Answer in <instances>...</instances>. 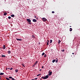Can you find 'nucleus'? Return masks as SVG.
<instances>
[{
  "instance_id": "f257e3e1",
  "label": "nucleus",
  "mask_w": 80,
  "mask_h": 80,
  "mask_svg": "<svg viewBox=\"0 0 80 80\" xmlns=\"http://www.w3.org/2000/svg\"><path fill=\"white\" fill-rule=\"evenodd\" d=\"M42 20H43V22L46 21L47 20V19L45 18H42Z\"/></svg>"
},
{
  "instance_id": "f03ea898",
  "label": "nucleus",
  "mask_w": 80,
  "mask_h": 80,
  "mask_svg": "<svg viewBox=\"0 0 80 80\" xmlns=\"http://www.w3.org/2000/svg\"><path fill=\"white\" fill-rule=\"evenodd\" d=\"M27 22H28L29 23H31V20H30V19H27Z\"/></svg>"
},
{
  "instance_id": "7ed1b4c3",
  "label": "nucleus",
  "mask_w": 80,
  "mask_h": 80,
  "mask_svg": "<svg viewBox=\"0 0 80 80\" xmlns=\"http://www.w3.org/2000/svg\"><path fill=\"white\" fill-rule=\"evenodd\" d=\"M44 78H45V79H47V78H48V77H49V76L48 75H47L46 76H44Z\"/></svg>"
},
{
  "instance_id": "20e7f679",
  "label": "nucleus",
  "mask_w": 80,
  "mask_h": 80,
  "mask_svg": "<svg viewBox=\"0 0 80 80\" xmlns=\"http://www.w3.org/2000/svg\"><path fill=\"white\" fill-rule=\"evenodd\" d=\"M32 22H37V20H36L35 19H34L32 20Z\"/></svg>"
},
{
  "instance_id": "39448f33",
  "label": "nucleus",
  "mask_w": 80,
  "mask_h": 80,
  "mask_svg": "<svg viewBox=\"0 0 80 80\" xmlns=\"http://www.w3.org/2000/svg\"><path fill=\"white\" fill-rule=\"evenodd\" d=\"M16 40L17 41H22V39H18L17 38H16Z\"/></svg>"
},
{
  "instance_id": "423d86ee",
  "label": "nucleus",
  "mask_w": 80,
  "mask_h": 80,
  "mask_svg": "<svg viewBox=\"0 0 80 80\" xmlns=\"http://www.w3.org/2000/svg\"><path fill=\"white\" fill-rule=\"evenodd\" d=\"M52 72H50L49 74V76L51 75L52 74Z\"/></svg>"
},
{
  "instance_id": "0eeeda50",
  "label": "nucleus",
  "mask_w": 80,
  "mask_h": 80,
  "mask_svg": "<svg viewBox=\"0 0 80 80\" xmlns=\"http://www.w3.org/2000/svg\"><path fill=\"white\" fill-rule=\"evenodd\" d=\"M56 59H54L52 60V62L53 63H54V62H56Z\"/></svg>"
},
{
  "instance_id": "6e6552de",
  "label": "nucleus",
  "mask_w": 80,
  "mask_h": 80,
  "mask_svg": "<svg viewBox=\"0 0 80 80\" xmlns=\"http://www.w3.org/2000/svg\"><path fill=\"white\" fill-rule=\"evenodd\" d=\"M6 48L5 45H3V49H5Z\"/></svg>"
},
{
  "instance_id": "1a4fd4ad",
  "label": "nucleus",
  "mask_w": 80,
  "mask_h": 80,
  "mask_svg": "<svg viewBox=\"0 0 80 80\" xmlns=\"http://www.w3.org/2000/svg\"><path fill=\"white\" fill-rule=\"evenodd\" d=\"M7 12H4L3 15H4V16H6V15H7Z\"/></svg>"
},
{
  "instance_id": "9d476101",
  "label": "nucleus",
  "mask_w": 80,
  "mask_h": 80,
  "mask_svg": "<svg viewBox=\"0 0 80 80\" xmlns=\"http://www.w3.org/2000/svg\"><path fill=\"white\" fill-rule=\"evenodd\" d=\"M15 71L16 73L18 72V69H16L15 70Z\"/></svg>"
},
{
  "instance_id": "9b49d317",
  "label": "nucleus",
  "mask_w": 80,
  "mask_h": 80,
  "mask_svg": "<svg viewBox=\"0 0 80 80\" xmlns=\"http://www.w3.org/2000/svg\"><path fill=\"white\" fill-rule=\"evenodd\" d=\"M4 73H3L1 72L0 73V75H4Z\"/></svg>"
},
{
  "instance_id": "f8f14e48",
  "label": "nucleus",
  "mask_w": 80,
  "mask_h": 80,
  "mask_svg": "<svg viewBox=\"0 0 80 80\" xmlns=\"http://www.w3.org/2000/svg\"><path fill=\"white\" fill-rule=\"evenodd\" d=\"M8 53L9 54L11 53V52L10 51H8Z\"/></svg>"
},
{
  "instance_id": "ddd939ff",
  "label": "nucleus",
  "mask_w": 80,
  "mask_h": 80,
  "mask_svg": "<svg viewBox=\"0 0 80 80\" xmlns=\"http://www.w3.org/2000/svg\"><path fill=\"white\" fill-rule=\"evenodd\" d=\"M61 42L60 40H59L58 41V44H59L60 42Z\"/></svg>"
},
{
  "instance_id": "4468645a",
  "label": "nucleus",
  "mask_w": 80,
  "mask_h": 80,
  "mask_svg": "<svg viewBox=\"0 0 80 80\" xmlns=\"http://www.w3.org/2000/svg\"><path fill=\"white\" fill-rule=\"evenodd\" d=\"M69 29H70L69 30L70 32H71L72 30V29L71 28H70Z\"/></svg>"
},
{
  "instance_id": "2eb2a0df",
  "label": "nucleus",
  "mask_w": 80,
  "mask_h": 80,
  "mask_svg": "<svg viewBox=\"0 0 80 80\" xmlns=\"http://www.w3.org/2000/svg\"><path fill=\"white\" fill-rule=\"evenodd\" d=\"M32 38L34 39L35 37H34V36L33 35H32Z\"/></svg>"
},
{
  "instance_id": "dca6fc26",
  "label": "nucleus",
  "mask_w": 80,
  "mask_h": 80,
  "mask_svg": "<svg viewBox=\"0 0 80 80\" xmlns=\"http://www.w3.org/2000/svg\"><path fill=\"white\" fill-rule=\"evenodd\" d=\"M11 16L12 17H13L15 16L14 15L12 14L11 15Z\"/></svg>"
},
{
  "instance_id": "f3484780",
  "label": "nucleus",
  "mask_w": 80,
  "mask_h": 80,
  "mask_svg": "<svg viewBox=\"0 0 80 80\" xmlns=\"http://www.w3.org/2000/svg\"><path fill=\"white\" fill-rule=\"evenodd\" d=\"M2 57H5L6 56L5 55H2Z\"/></svg>"
},
{
  "instance_id": "a211bd4d",
  "label": "nucleus",
  "mask_w": 80,
  "mask_h": 80,
  "mask_svg": "<svg viewBox=\"0 0 80 80\" xmlns=\"http://www.w3.org/2000/svg\"><path fill=\"white\" fill-rule=\"evenodd\" d=\"M38 62L37 61L35 63H34V65H36L37 64V62Z\"/></svg>"
},
{
  "instance_id": "6ab92c4d",
  "label": "nucleus",
  "mask_w": 80,
  "mask_h": 80,
  "mask_svg": "<svg viewBox=\"0 0 80 80\" xmlns=\"http://www.w3.org/2000/svg\"><path fill=\"white\" fill-rule=\"evenodd\" d=\"M44 54H45V53L44 52H43V53H42V56H43L44 55Z\"/></svg>"
},
{
  "instance_id": "aec40b11",
  "label": "nucleus",
  "mask_w": 80,
  "mask_h": 80,
  "mask_svg": "<svg viewBox=\"0 0 80 80\" xmlns=\"http://www.w3.org/2000/svg\"><path fill=\"white\" fill-rule=\"evenodd\" d=\"M41 78L43 79H45L44 77H42Z\"/></svg>"
},
{
  "instance_id": "412c9836",
  "label": "nucleus",
  "mask_w": 80,
  "mask_h": 80,
  "mask_svg": "<svg viewBox=\"0 0 80 80\" xmlns=\"http://www.w3.org/2000/svg\"><path fill=\"white\" fill-rule=\"evenodd\" d=\"M52 40H50V43H51L52 42Z\"/></svg>"
},
{
  "instance_id": "4be33fe9",
  "label": "nucleus",
  "mask_w": 80,
  "mask_h": 80,
  "mask_svg": "<svg viewBox=\"0 0 80 80\" xmlns=\"http://www.w3.org/2000/svg\"><path fill=\"white\" fill-rule=\"evenodd\" d=\"M6 79H7V80H10V79L9 78H6Z\"/></svg>"
},
{
  "instance_id": "5701e85b",
  "label": "nucleus",
  "mask_w": 80,
  "mask_h": 80,
  "mask_svg": "<svg viewBox=\"0 0 80 80\" xmlns=\"http://www.w3.org/2000/svg\"><path fill=\"white\" fill-rule=\"evenodd\" d=\"M47 57V55L46 54H45L44 57Z\"/></svg>"
},
{
  "instance_id": "b1692460",
  "label": "nucleus",
  "mask_w": 80,
  "mask_h": 80,
  "mask_svg": "<svg viewBox=\"0 0 80 80\" xmlns=\"http://www.w3.org/2000/svg\"><path fill=\"white\" fill-rule=\"evenodd\" d=\"M22 66H23L24 67H25V66L24 65V64H22Z\"/></svg>"
},
{
  "instance_id": "393cba45",
  "label": "nucleus",
  "mask_w": 80,
  "mask_h": 80,
  "mask_svg": "<svg viewBox=\"0 0 80 80\" xmlns=\"http://www.w3.org/2000/svg\"><path fill=\"white\" fill-rule=\"evenodd\" d=\"M41 75V74H39L38 75H37V77H38V76H39V75Z\"/></svg>"
},
{
  "instance_id": "a878e982",
  "label": "nucleus",
  "mask_w": 80,
  "mask_h": 80,
  "mask_svg": "<svg viewBox=\"0 0 80 80\" xmlns=\"http://www.w3.org/2000/svg\"><path fill=\"white\" fill-rule=\"evenodd\" d=\"M8 19H11V17H8Z\"/></svg>"
},
{
  "instance_id": "bb28decb",
  "label": "nucleus",
  "mask_w": 80,
  "mask_h": 80,
  "mask_svg": "<svg viewBox=\"0 0 80 80\" xmlns=\"http://www.w3.org/2000/svg\"><path fill=\"white\" fill-rule=\"evenodd\" d=\"M12 69H13L12 68H10V70H12Z\"/></svg>"
},
{
  "instance_id": "cd10ccee",
  "label": "nucleus",
  "mask_w": 80,
  "mask_h": 80,
  "mask_svg": "<svg viewBox=\"0 0 80 80\" xmlns=\"http://www.w3.org/2000/svg\"><path fill=\"white\" fill-rule=\"evenodd\" d=\"M64 51H65L64 50H62V52H64Z\"/></svg>"
},
{
  "instance_id": "c85d7f7f",
  "label": "nucleus",
  "mask_w": 80,
  "mask_h": 80,
  "mask_svg": "<svg viewBox=\"0 0 80 80\" xmlns=\"http://www.w3.org/2000/svg\"><path fill=\"white\" fill-rule=\"evenodd\" d=\"M58 62V59H57V60H56V63H57V62Z\"/></svg>"
},
{
  "instance_id": "c756f323",
  "label": "nucleus",
  "mask_w": 80,
  "mask_h": 80,
  "mask_svg": "<svg viewBox=\"0 0 80 80\" xmlns=\"http://www.w3.org/2000/svg\"><path fill=\"white\" fill-rule=\"evenodd\" d=\"M12 80H16L14 78H12Z\"/></svg>"
},
{
  "instance_id": "7c9ffc66",
  "label": "nucleus",
  "mask_w": 80,
  "mask_h": 80,
  "mask_svg": "<svg viewBox=\"0 0 80 80\" xmlns=\"http://www.w3.org/2000/svg\"><path fill=\"white\" fill-rule=\"evenodd\" d=\"M12 77H9V78H10V79L12 78Z\"/></svg>"
},
{
  "instance_id": "2f4dec72",
  "label": "nucleus",
  "mask_w": 80,
  "mask_h": 80,
  "mask_svg": "<svg viewBox=\"0 0 80 80\" xmlns=\"http://www.w3.org/2000/svg\"><path fill=\"white\" fill-rule=\"evenodd\" d=\"M49 45V43H48V42H47V45Z\"/></svg>"
},
{
  "instance_id": "473e14b6",
  "label": "nucleus",
  "mask_w": 80,
  "mask_h": 80,
  "mask_svg": "<svg viewBox=\"0 0 80 80\" xmlns=\"http://www.w3.org/2000/svg\"><path fill=\"white\" fill-rule=\"evenodd\" d=\"M52 13H55V12L52 11Z\"/></svg>"
},
{
  "instance_id": "72a5a7b5",
  "label": "nucleus",
  "mask_w": 80,
  "mask_h": 80,
  "mask_svg": "<svg viewBox=\"0 0 80 80\" xmlns=\"http://www.w3.org/2000/svg\"><path fill=\"white\" fill-rule=\"evenodd\" d=\"M38 79L37 78H36L34 79L35 80H37Z\"/></svg>"
},
{
  "instance_id": "f704fd0d",
  "label": "nucleus",
  "mask_w": 80,
  "mask_h": 80,
  "mask_svg": "<svg viewBox=\"0 0 80 80\" xmlns=\"http://www.w3.org/2000/svg\"><path fill=\"white\" fill-rule=\"evenodd\" d=\"M37 18V16H34V18Z\"/></svg>"
},
{
  "instance_id": "c9c22d12",
  "label": "nucleus",
  "mask_w": 80,
  "mask_h": 80,
  "mask_svg": "<svg viewBox=\"0 0 80 80\" xmlns=\"http://www.w3.org/2000/svg\"><path fill=\"white\" fill-rule=\"evenodd\" d=\"M49 40H48V42H47V43H49Z\"/></svg>"
},
{
  "instance_id": "e433bc0d",
  "label": "nucleus",
  "mask_w": 80,
  "mask_h": 80,
  "mask_svg": "<svg viewBox=\"0 0 80 80\" xmlns=\"http://www.w3.org/2000/svg\"><path fill=\"white\" fill-rule=\"evenodd\" d=\"M44 68V67L43 66H42V68Z\"/></svg>"
},
{
  "instance_id": "4c0bfd02",
  "label": "nucleus",
  "mask_w": 80,
  "mask_h": 80,
  "mask_svg": "<svg viewBox=\"0 0 80 80\" xmlns=\"http://www.w3.org/2000/svg\"><path fill=\"white\" fill-rule=\"evenodd\" d=\"M35 65V64H34L33 65V67H34Z\"/></svg>"
},
{
  "instance_id": "58836bf2",
  "label": "nucleus",
  "mask_w": 80,
  "mask_h": 80,
  "mask_svg": "<svg viewBox=\"0 0 80 80\" xmlns=\"http://www.w3.org/2000/svg\"><path fill=\"white\" fill-rule=\"evenodd\" d=\"M29 24H30V25H31V24H32V23H31L30 22L29 23Z\"/></svg>"
},
{
  "instance_id": "ea45409f",
  "label": "nucleus",
  "mask_w": 80,
  "mask_h": 80,
  "mask_svg": "<svg viewBox=\"0 0 80 80\" xmlns=\"http://www.w3.org/2000/svg\"><path fill=\"white\" fill-rule=\"evenodd\" d=\"M8 69H10V68H8Z\"/></svg>"
},
{
  "instance_id": "a19ab883",
  "label": "nucleus",
  "mask_w": 80,
  "mask_h": 80,
  "mask_svg": "<svg viewBox=\"0 0 80 80\" xmlns=\"http://www.w3.org/2000/svg\"><path fill=\"white\" fill-rule=\"evenodd\" d=\"M36 19L37 20V19H38V18H36Z\"/></svg>"
},
{
  "instance_id": "79ce46f5",
  "label": "nucleus",
  "mask_w": 80,
  "mask_h": 80,
  "mask_svg": "<svg viewBox=\"0 0 80 80\" xmlns=\"http://www.w3.org/2000/svg\"><path fill=\"white\" fill-rule=\"evenodd\" d=\"M40 42L39 43V45H40Z\"/></svg>"
},
{
  "instance_id": "37998d69",
  "label": "nucleus",
  "mask_w": 80,
  "mask_h": 80,
  "mask_svg": "<svg viewBox=\"0 0 80 80\" xmlns=\"http://www.w3.org/2000/svg\"><path fill=\"white\" fill-rule=\"evenodd\" d=\"M72 54H74V53H72Z\"/></svg>"
},
{
  "instance_id": "c03bdc74",
  "label": "nucleus",
  "mask_w": 80,
  "mask_h": 80,
  "mask_svg": "<svg viewBox=\"0 0 80 80\" xmlns=\"http://www.w3.org/2000/svg\"><path fill=\"white\" fill-rule=\"evenodd\" d=\"M40 79L41 80H42V78H40Z\"/></svg>"
},
{
  "instance_id": "a18cd8bd",
  "label": "nucleus",
  "mask_w": 80,
  "mask_h": 80,
  "mask_svg": "<svg viewBox=\"0 0 80 80\" xmlns=\"http://www.w3.org/2000/svg\"><path fill=\"white\" fill-rule=\"evenodd\" d=\"M40 71H41V69H40Z\"/></svg>"
},
{
  "instance_id": "49530a36",
  "label": "nucleus",
  "mask_w": 80,
  "mask_h": 80,
  "mask_svg": "<svg viewBox=\"0 0 80 80\" xmlns=\"http://www.w3.org/2000/svg\"><path fill=\"white\" fill-rule=\"evenodd\" d=\"M1 79V78H0V79Z\"/></svg>"
},
{
  "instance_id": "de8ad7c7",
  "label": "nucleus",
  "mask_w": 80,
  "mask_h": 80,
  "mask_svg": "<svg viewBox=\"0 0 80 80\" xmlns=\"http://www.w3.org/2000/svg\"><path fill=\"white\" fill-rule=\"evenodd\" d=\"M71 27V26H70V27Z\"/></svg>"
},
{
  "instance_id": "09e8293b",
  "label": "nucleus",
  "mask_w": 80,
  "mask_h": 80,
  "mask_svg": "<svg viewBox=\"0 0 80 80\" xmlns=\"http://www.w3.org/2000/svg\"><path fill=\"white\" fill-rule=\"evenodd\" d=\"M0 78H1V76H0Z\"/></svg>"
},
{
  "instance_id": "8fccbe9b",
  "label": "nucleus",
  "mask_w": 80,
  "mask_h": 80,
  "mask_svg": "<svg viewBox=\"0 0 80 80\" xmlns=\"http://www.w3.org/2000/svg\"><path fill=\"white\" fill-rule=\"evenodd\" d=\"M34 80V79H32V80Z\"/></svg>"
},
{
  "instance_id": "3c124183",
  "label": "nucleus",
  "mask_w": 80,
  "mask_h": 80,
  "mask_svg": "<svg viewBox=\"0 0 80 80\" xmlns=\"http://www.w3.org/2000/svg\"><path fill=\"white\" fill-rule=\"evenodd\" d=\"M0 73H1V72H0Z\"/></svg>"
}]
</instances>
